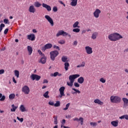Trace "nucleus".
I'll return each mask as SVG.
<instances>
[{"instance_id":"nucleus-41","label":"nucleus","mask_w":128,"mask_h":128,"mask_svg":"<svg viewBox=\"0 0 128 128\" xmlns=\"http://www.w3.org/2000/svg\"><path fill=\"white\" fill-rule=\"evenodd\" d=\"M72 32H80V30L78 28H74L72 30Z\"/></svg>"},{"instance_id":"nucleus-57","label":"nucleus","mask_w":128,"mask_h":128,"mask_svg":"<svg viewBox=\"0 0 128 128\" xmlns=\"http://www.w3.org/2000/svg\"><path fill=\"white\" fill-rule=\"evenodd\" d=\"M73 46H78V41H74L73 42Z\"/></svg>"},{"instance_id":"nucleus-60","label":"nucleus","mask_w":128,"mask_h":128,"mask_svg":"<svg viewBox=\"0 0 128 128\" xmlns=\"http://www.w3.org/2000/svg\"><path fill=\"white\" fill-rule=\"evenodd\" d=\"M12 80L14 84H16V78H14V77L12 78Z\"/></svg>"},{"instance_id":"nucleus-61","label":"nucleus","mask_w":128,"mask_h":128,"mask_svg":"<svg viewBox=\"0 0 128 128\" xmlns=\"http://www.w3.org/2000/svg\"><path fill=\"white\" fill-rule=\"evenodd\" d=\"M66 124V120L63 119L62 122V124Z\"/></svg>"},{"instance_id":"nucleus-18","label":"nucleus","mask_w":128,"mask_h":128,"mask_svg":"<svg viewBox=\"0 0 128 128\" xmlns=\"http://www.w3.org/2000/svg\"><path fill=\"white\" fill-rule=\"evenodd\" d=\"M94 104H100V106H102V104H104V102L100 101V100L98 99H96L94 100Z\"/></svg>"},{"instance_id":"nucleus-6","label":"nucleus","mask_w":128,"mask_h":128,"mask_svg":"<svg viewBox=\"0 0 128 128\" xmlns=\"http://www.w3.org/2000/svg\"><path fill=\"white\" fill-rule=\"evenodd\" d=\"M52 48V44H47L44 46L42 47L41 50L42 52H46V50H50Z\"/></svg>"},{"instance_id":"nucleus-3","label":"nucleus","mask_w":128,"mask_h":128,"mask_svg":"<svg viewBox=\"0 0 128 128\" xmlns=\"http://www.w3.org/2000/svg\"><path fill=\"white\" fill-rule=\"evenodd\" d=\"M110 100L113 104H118L122 100V98L118 96H112L110 97Z\"/></svg>"},{"instance_id":"nucleus-33","label":"nucleus","mask_w":128,"mask_h":128,"mask_svg":"<svg viewBox=\"0 0 128 128\" xmlns=\"http://www.w3.org/2000/svg\"><path fill=\"white\" fill-rule=\"evenodd\" d=\"M86 66V62H82V64H79L76 66L77 68H84Z\"/></svg>"},{"instance_id":"nucleus-16","label":"nucleus","mask_w":128,"mask_h":128,"mask_svg":"<svg viewBox=\"0 0 128 128\" xmlns=\"http://www.w3.org/2000/svg\"><path fill=\"white\" fill-rule=\"evenodd\" d=\"M62 74H60L58 72H54L53 74H50V76H54V78H56V76H62Z\"/></svg>"},{"instance_id":"nucleus-17","label":"nucleus","mask_w":128,"mask_h":128,"mask_svg":"<svg viewBox=\"0 0 128 128\" xmlns=\"http://www.w3.org/2000/svg\"><path fill=\"white\" fill-rule=\"evenodd\" d=\"M84 78L82 76H81L78 79V84H84Z\"/></svg>"},{"instance_id":"nucleus-21","label":"nucleus","mask_w":128,"mask_h":128,"mask_svg":"<svg viewBox=\"0 0 128 128\" xmlns=\"http://www.w3.org/2000/svg\"><path fill=\"white\" fill-rule=\"evenodd\" d=\"M27 48L28 54L29 56H30L32 54V48L30 46H28Z\"/></svg>"},{"instance_id":"nucleus-24","label":"nucleus","mask_w":128,"mask_h":128,"mask_svg":"<svg viewBox=\"0 0 128 128\" xmlns=\"http://www.w3.org/2000/svg\"><path fill=\"white\" fill-rule=\"evenodd\" d=\"M98 32H95L93 33L92 36V40H96V36H98Z\"/></svg>"},{"instance_id":"nucleus-14","label":"nucleus","mask_w":128,"mask_h":128,"mask_svg":"<svg viewBox=\"0 0 128 128\" xmlns=\"http://www.w3.org/2000/svg\"><path fill=\"white\" fill-rule=\"evenodd\" d=\"M36 10V8H34V6L33 5H32L29 7L28 12H32V14H34Z\"/></svg>"},{"instance_id":"nucleus-51","label":"nucleus","mask_w":128,"mask_h":128,"mask_svg":"<svg viewBox=\"0 0 128 128\" xmlns=\"http://www.w3.org/2000/svg\"><path fill=\"white\" fill-rule=\"evenodd\" d=\"M16 118L18 120H20V122H24V118H20L18 116H17Z\"/></svg>"},{"instance_id":"nucleus-43","label":"nucleus","mask_w":128,"mask_h":128,"mask_svg":"<svg viewBox=\"0 0 128 128\" xmlns=\"http://www.w3.org/2000/svg\"><path fill=\"white\" fill-rule=\"evenodd\" d=\"M54 123L55 124H58V116H54Z\"/></svg>"},{"instance_id":"nucleus-19","label":"nucleus","mask_w":128,"mask_h":128,"mask_svg":"<svg viewBox=\"0 0 128 128\" xmlns=\"http://www.w3.org/2000/svg\"><path fill=\"white\" fill-rule=\"evenodd\" d=\"M122 100H123L124 106H128V99L126 98H122Z\"/></svg>"},{"instance_id":"nucleus-13","label":"nucleus","mask_w":128,"mask_h":128,"mask_svg":"<svg viewBox=\"0 0 128 128\" xmlns=\"http://www.w3.org/2000/svg\"><path fill=\"white\" fill-rule=\"evenodd\" d=\"M39 62H41V64H44L46 62V57L44 56V54L42 55V57L41 58Z\"/></svg>"},{"instance_id":"nucleus-15","label":"nucleus","mask_w":128,"mask_h":128,"mask_svg":"<svg viewBox=\"0 0 128 128\" xmlns=\"http://www.w3.org/2000/svg\"><path fill=\"white\" fill-rule=\"evenodd\" d=\"M42 6L46 8V10H47L48 12H50V10H52V7H50V6L48 5L47 4L43 3L42 4Z\"/></svg>"},{"instance_id":"nucleus-58","label":"nucleus","mask_w":128,"mask_h":128,"mask_svg":"<svg viewBox=\"0 0 128 128\" xmlns=\"http://www.w3.org/2000/svg\"><path fill=\"white\" fill-rule=\"evenodd\" d=\"M73 120H74V122H76V120L78 122V120H80V119H78V118H73Z\"/></svg>"},{"instance_id":"nucleus-45","label":"nucleus","mask_w":128,"mask_h":128,"mask_svg":"<svg viewBox=\"0 0 128 128\" xmlns=\"http://www.w3.org/2000/svg\"><path fill=\"white\" fill-rule=\"evenodd\" d=\"M100 82H102V84H104L106 82V80L102 78L100 79Z\"/></svg>"},{"instance_id":"nucleus-7","label":"nucleus","mask_w":128,"mask_h":128,"mask_svg":"<svg viewBox=\"0 0 128 128\" xmlns=\"http://www.w3.org/2000/svg\"><path fill=\"white\" fill-rule=\"evenodd\" d=\"M30 78H31V80H32L38 81L40 80V76L36 74H32L30 76Z\"/></svg>"},{"instance_id":"nucleus-40","label":"nucleus","mask_w":128,"mask_h":128,"mask_svg":"<svg viewBox=\"0 0 128 128\" xmlns=\"http://www.w3.org/2000/svg\"><path fill=\"white\" fill-rule=\"evenodd\" d=\"M70 104L68 103V104H66V107L65 108H63V110H68V108H70Z\"/></svg>"},{"instance_id":"nucleus-36","label":"nucleus","mask_w":128,"mask_h":128,"mask_svg":"<svg viewBox=\"0 0 128 128\" xmlns=\"http://www.w3.org/2000/svg\"><path fill=\"white\" fill-rule=\"evenodd\" d=\"M43 96L46 98H50V96H48V91L46 92Z\"/></svg>"},{"instance_id":"nucleus-39","label":"nucleus","mask_w":128,"mask_h":128,"mask_svg":"<svg viewBox=\"0 0 128 128\" xmlns=\"http://www.w3.org/2000/svg\"><path fill=\"white\" fill-rule=\"evenodd\" d=\"M6 26V25L4 24H1L0 25V32H2V28Z\"/></svg>"},{"instance_id":"nucleus-10","label":"nucleus","mask_w":128,"mask_h":128,"mask_svg":"<svg viewBox=\"0 0 128 128\" xmlns=\"http://www.w3.org/2000/svg\"><path fill=\"white\" fill-rule=\"evenodd\" d=\"M85 50L88 54H92V48L89 46H86L85 47Z\"/></svg>"},{"instance_id":"nucleus-31","label":"nucleus","mask_w":128,"mask_h":128,"mask_svg":"<svg viewBox=\"0 0 128 128\" xmlns=\"http://www.w3.org/2000/svg\"><path fill=\"white\" fill-rule=\"evenodd\" d=\"M34 6H36V8H40L42 6V4H40V2H34Z\"/></svg>"},{"instance_id":"nucleus-9","label":"nucleus","mask_w":128,"mask_h":128,"mask_svg":"<svg viewBox=\"0 0 128 128\" xmlns=\"http://www.w3.org/2000/svg\"><path fill=\"white\" fill-rule=\"evenodd\" d=\"M45 18L50 22L51 26H54V20H52V18L50 16L46 15Z\"/></svg>"},{"instance_id":"nucleus-64","label":"nucleus","mask_w":128,"mask_h":128,"mask_svg":"<svg viewBox=\"0 0 128 128\" xmlns=\"http://www.w3.org/2000/svg\"><path fill=\"white\" fill-rule=\"evenodd\" d=\"M127 16H126V18L128 20V12H126Z\"/></svg>"},{"instance_id":"nucleus-42","label":"nucleus","mask_w":128,"mask_h":128,"mask_svg":"<svg viewBox=\"0 0 128 128\" xmlns=\"http://www.w3.org/2000/svg\"><path fill=\"white\" fill-rule=\"evenodd\" d=\"M90 126H98V124L96 122H90Z\"/></svg>"},{"instance_id":"nucleus-63","label":"nucleus","mask_w":128,"mask_h":128,"mask_svg":"<svg viewBox=\"0 0 128 128\" xmlns=\"http://www.w3.org/2000/svg\"><path fill=\"white\" fill-rule=\"evenodd\" d=\"M32 32L36 33V32H38L36 31V30L34 29L32 30Z\"/></svg>"},{"instance_id":"nucleus-22","label":"nucleus","mask_w":128,"mask_h":128,"mask_svg":"<svg viewBox=\"0 0 128 128\" xmlns=\"http://www.w3.org/2000/svg\"><path fill=\"white\" fill-rule=\"evenodd\" d=\"M111 124L112 126H113L116 128V126H118V120L112 121L111 122Z\"/></svg>"},{"instance_id":"nucleus-56","label":"nucleus","mask_w":128,"mask_h":128,"mask_svg":"<svg viewBox=\"0 0 128 128\" xmlns=\"http://www.w3.org/2000/svg\"><path fill=\"white\" fill-rule=\"evenodd\" d=\"M38 52L39 54H40L42 56L43 54H42V51L40 50H38Z\"/></svg>"},{"instance_id":"nucleus-46","label":"nucleus","mask_w":128,"mask_h":128,"mask_svg":"<svg viewBox=\"0 0 128 128\" xmlns=\"http://www.w3.org/2000/svg\"><path fill=\"white\" fill-rule=\"evenodd\" d=\"M54 48H55L56 50H60V48L58 46H57L56 45H54L53 46Z\"/></svg>"},{"instance_id":"nucleus-59","label":"nucleus","mask_w":128,"mask_h":128,"mask_svg":"<svg viewBox=\"0 0 128 128\" xmlns=\"http://www.w3.org/2000/svg\"><path fill=\"white\" fill-rule=\"evenodd\" d=\"M48 81L46 80H44L43 82V84H48Z\"/></svg>"},{"instance_id":"nucleus-38","label":"nucleus","mask_w":128,"mask_h":128,"mask_svg":"<svg viewBox=\"0 0 128 128\" xmlns=\"http://www.w3.org/2000/svg\"><path fill=\"white\" fill-rule=\"evenodd\" d=\"M60 106V101H56V103L54 104V106L58 107Z\"/></svg>"},{"instance_id":"nucleus-32","label":"nucleus","mask_w":128,"mask_h":128,"mask_svg":"<svg viewBox=\"0 0 128 128\" xmlns=\"http://www.w3.org/2000/svg\"><path fill=\"white\" fill-rule=\"evenodd\" d=\"M12 108L10 109L11 112H16V108H18V107L14 106V104H12Z\"/></svg>"},{"instance_id":"nucleus-28","label":"nucleus","mask_w":128,"mask_h":128,"mask_svg":"<svg viewBox=\"0 0 128 128\" xmlns=\"http://www.w3.org/2000/svg\"><path fill=\"white\" fill-rule=\"evenodd\" d=\"M64 30H60L56 34V36L58 37L60 36H62Z\"/></svg>"},{"instance_id":"nucleus-27","label":"nucleus","mask_w":128,"mask_h":128,"mask_svg":"<svg viewBox=\"0 0 128 128\" xmlns=\"http://www.w3.org/2000/svg\"><path fill=\"white\" fill-rule=\"evenodd\" d=\"M20 110H21L22 112H26V108H24V105H21L20 107Z\"/></svg>"},{"instance_id":"nucleus-8","label":"nucleus","mask_w":128,"mask_h":128,"mask_svg":"<svg viewBox=\"0 0 128 128\" xmlns=\"http://www.w3.org/2000/svg\"><path fill=\"white\" fill-rule=\"evenodd\" d=\"M22 92L25 94H30V88L28 86H24L22 88Z\"/></svg>"},{"instance_id":"nucleus-37","label":"nucleus","mask_w":128,"mask_h":128,"mask_svg":"<svg viewBox=\"0 0 128 128\" xmlns=\"http://www.w3.org/2000/svg\"><path fill=\"white\" fill-rule=\"evenodd\" d=\"M68 36L69 38H70V34H68V33L65 32L63 30V34L62 36Z\"/></svg>"},{"instance_id":"nucleus-48","label":"nucleus","mask_w":128,"mask_h":128,"mask_svg":"<svg viewBox=\"0 0 128 128\" xmlns=\"http://www.w3.org/2000/svg\"><path fill=\"white\" fill-rule=\"evenodd\" d=\"M4 24H10V22L6 18H5L4 20Z\"/></svg>"},{"instance_id":"nucleus-49","label":"nucleus","mask_w":128,"mask_h":128,"mask_svg":"<svg viewBox=\"0 0 128 128\" xmlns=\"http://www.w3.org/2000/svg\"><path fill=\"white\" fill-rule=\"evenodd\" d=\"M79 120L80 121V124L82 125L84 124V118L80 117L79 118Z\"/></svg>"},{"instance_id":"nucleus-55","label":"nucleus","mask_w":128,"mask_h":128,"mask_svg":"<svg viewBox=\"0 0 128 128\" xmlns=\"http://www.w3.org/2000/svg\"><path fill=\"white\" fill-rule=\"evenodd\" d=\"M8 28H6L4 30V34H8Z\"/></svg>"},{"instance_id":"nucleus-20","label":"nucleus","mask_w":128,"mask_h":128,"mask_svg":"<svg viewBox=\"0 0 128 128\" xmlns=\"http://www.w3.org/2000/svg\"><path fill=\"white\" fill-rule=\"evenodd\" d=\"M62 62H68V56H63L62 58Z\"/></svg>"},{"instance_id":"nucleus-52","label":"nucleus","mask_w":128,"mask_h":128,"mask_svg":"<svg viewBox=\"0 0 128 128\" xmlns=\"http://www.w3.org/2000/svg\"><path fill=\"white\" fill-rule=\"evenodd\" d=\"M74 86H76V88H80V84L78 82H74Z\"/></svg>"},{"instance_id":"nucleus-35","label":"nucleus","mask_w":128,"mask_h":128,"mask_svg":"<svg viewBox=\"0 0 128 128\" xmlns=\"http://www.w3.org/2000/svg\"><path fill=\"white\" fill-rule=\"evenodd\" d=\"M16 98V94H12L9 95V98L10 100H14Z\"/></svg>"},{"instance_id":"nucleus-54","label":"nucleus","mask_w":128,"mask_h":128,"mask_svg":"<svg viewBox=\"0 0 128 128\" xmlns=\"http://www.w3.org/2000/svg\"><path fill=\"white\" fill-rule=\"evenodd\" d=\"M4 74V70L2 69L0 70V74Z\"/></svg>"},{"instance_id":"nucleus-25","label":"nucleus","mask_w":128,"mask_h":128,"mask_svg":"<svg viewBox=\"0 0 128 128\" xmlns=\"http://www.w3.org/2000/svg\"><path fill=\"white\" fill-rule=\"evenodd\" d=\"M14 72L15 76H16V78H20V71L18 70H15L14 71Z\"/></svg>"},{"instance_id":"nucleus-34","label":"nucleus","mask_w":128,"mask_h":128,"mask_svg":"<svg viewBox=\"0 0 128 128\" xmlns=\"http://www.w3.org/2000/svg\"><path fill=\"white\" fill-rule=\"evenodd\" d=\"M78 24L80 23L78 21L75 22L74 24H73V28H80V26H78Z\"/></svg>"},{"instance_id":"nucleus-4","label":"nucleus","mask_w":128,"mask_h":128,"mask_svg":"<svg viewBox=\"0 0 128 128\" xmlns=\"http://www.w3.org/2000/svg\"><path fill=\"white\" fill-rule=\"evenodd\" d=\"M50 54L51 60L54 61L56 60V58L60 54V53L58 52V51L55 50L50 52Z\"/></svg>"},{"instance_id":"nucleus-47","label":"nucleus","mask_w":128,"mask_h":128,"mask_svg":"<svg viewBox=\"0 0 128 128\" xmlns=\"http://www.w3.org/2000/svg\"><path fill=\"white\" fill-rule=\"evenodd\" d=\"M52 10L54 12H58V7L54 6L52 8Z\"/></svg>"},{"instance_id":"nucleus-2","label":"nucleus","mask_w":128,"mask_h":128,"mask_svg":"<svg viewBox=\"0 0 128 128\" xmlns=\"http://www.w3.org/2000/svg\"><path fill=\"white\" fill-rule=\"evenodd\" d=\"M80 75L79 74L70 75L69 76V80L70 82H67L68 86H72L76 78H80Z\"/></svg>"},{"instance_id":"nucleus-53","label":"nucleus","mask_w":128,"mask_h":128,"mask_svg":"<svg viewBox=\"0 0 128 128\" xmlns=\"http://www.w3.org/2000/svg\"><path fill=\"white\" fill-rule=\"evenodd\" d=\"M48 104L50 106H54V102L50 101L48 102Z\"/></svg>"},{"instance_id":"nucleus-11","label":"nucleus","mask_w":128,"mask_h":128,"mask_svg":"<svg viewBox=\"0 0 128 128\" xmlns=\"http://www.w3.org/2000/svg\"><path fill=\"white\" fill-rule=\"evenodd\" d=\"M28 40H32V42H34V40H36V35L34 34H30L27 36Z\"/></svg>"},{"instance_id":"nucleus-1","label":"nucleus","mask_w":128,"mask_h":128,"mask_svg":"<svg viewBox=\"0 0 128 128\" xmlns=\"http://www.w3.org/2000/svg\"><path fill=\"white\" fill-rule=\"evenodd\" d=\"M122 38V35L116 32L111 34L108 36V40L111 42H116V40H118L120 38Z\"/></svg>"},{"instance_id":"nucleus-62","label":"nucleus","mask_w":128,"mask_h":128,"mask_svg":"<svg viewBox=\"0 0 128 128\" xmlns=\"http://www.w3.org/2000/svg\"><path fill=\"white\" fill-rule=\"evenodd\" d=\"M60 3L61 4H63L64 6H66V4H64L62 1H60Z\"/></svg>"},{"instance_id":"nucleus-26","label":"nucleus","mask_w":128,"mask_h":128,"mask_svg":"<svg viewBox=\"0 0 128 128\" xmlns=\"http://www.w3.org/2000/svg\"><path fill=\"white\" fill-rule=\"evenodd\" d=\"M120 120H124V118H125V120H128V115L125 114L123 115L119 118Z\"/></svg>"},{"instance_id":"nucleus-29","label":"nucleus","mask_w":128,"mask_h":128,"mask_svg":"<svg viewBox=\"0 0 128 128\" xmlns=\"http://www.w3.org/2000/svg\"><path fill=\"white\" fill-rule=\"evenodd\" d=\"M78 4V1L77 0H72V2L70 3V5L72 6H76Z\"/></svg>"},{"instance_id":"nucleus-30","label":"nucleus","mask_w":128,"mask_h":128,"mask_svg":"<svg viewBox=\"0 0 128 128\" xmlns=\"http://www.w3.org/2000/svg\"><path fill=\"white\" fill-rule=\"evenodd\" d=\"M72 90L75 92H72V94H76V92L78 94H80V91L79 90H78L74 88H72Z\"/></svg>"},{"instance_id":"nucleus-5","label":"nucleus","mask_w":128,"mask_h":128,"mask_svg":"<svg viewBox=\"0 0 128 128\" xmlns=\"http://www.w3.org/2000/svg\"><path fill=\"white\" fill-rule=\"evenodd\" d=\"M66 90V88L64 86L60 87L59 89L60 94L58 96L60 98H62V96H66V94H64V90Z\"/></svg>"},{"instance_id":"nucleus-44","label":"nucleus","mask_w":128,"mask_h":128,"mask_svg":"<svg viewBox=\"0 0 128 128\" xmlns=\"http://www.w3.org/2000/svg\"><path fill=\"white\" fill-rule=\"evenodd\" d=\"M58 42L60 44H66V41L64 40H60Z\"/></svg>"},{"instance_id":"nucleus-23","label":"nucleus","mask_w":128,"mask_h":128,"mask_svg":"<svg viewBox=\"0 0 128 128\" xmlns=\"http://www.w3.org/2000/svg\"><path fill=\"white\" fill-rule=\"evenodd\" d=\"M64 69L66 70H68V68L70 67V63L68 62H65L64 64Z\"/></svg>"},{"instance_id":"nucleus-12","label":"nucleus","mask_w":128,"mask_h":128,"mask_svg":"<svg viewBox=\"0 0 128 128\" xmlns=\"http://www.w3.org/2000/svg\"><path fill=\"white\" fill-rule=\"evenodd\" d=\"M100 12H102L99 9H96L95 12H94V16L96 18H98L100 16Z\"/></svg>"},{"instance_id":"nucleus-50","label":"nucleus","mask_w":128,"mask_h":128,"mask_svg":"<svg viewBox=\"0 0 128 128\" xmlns=\"http://www.w3.org/2000/svg\"><path fill=\"white\" fill-rule=\"evenodd\" d=\"M4 100H6V96H2V98H0V102H4Z\"/></svg>"}]
</instances>
